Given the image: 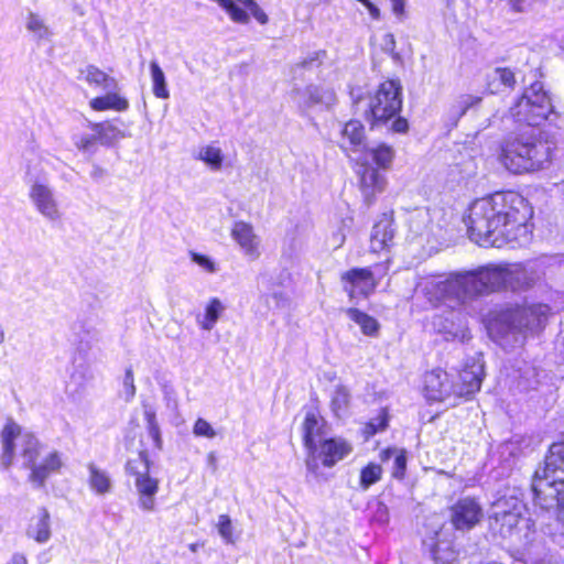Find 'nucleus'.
Returning a JSON list of instances; mask_svg holds the SVG:
<instances>
[{
    "label": "nucleus",
    "instance_id": "f257e3e1",
    "mask_svg": "<svg viewBox=\"0 0 564 564\" xmlns=\"http://www.w3.org/2000/svg\"><path fill=\"white\" fill-rule=\"evenodd\" d=\"M530 208L514 193L496 194L470 204L465 217L469 238L481 247L516 248L529 242Z\"/></svg>",
    "mask_w": 564,
    "mask_h": 564
},
{
    "label": "nucleus",
    "instance_id": "f03ea898",
    "mask_svg": "<svg viewBox=\"0 0 564 564\" xmlns=\"http://www.w3.org/2000/svg\"><path fill=\"white\" fill-rule=\"evenodd\" d=\"M0 468H10L19 449L23 467L30 469L28 479L37 488H43L48 477L59 473L63 467V457L57 451L50 452L37 462L42 448L40 441L12 417L6 420L0 431Z\"/></svg>",
    "mask_w": 564,
    "mask_h": 564
},
{
    "label": "nucleus",
    "instance_id": "7ed1b4c3",
    "mask_svg": "<svg viewBox=\"0 0 564 564\" xmlns=\"http://www.w3.org/2000/svg\"><path fill=\"white\" fill-rule=\"evenodd\" d=\"M549 315V305L542 303L508 307L494 314L488 322V330L501 345H522L529 335L545 327Z\"/></svg>",
    "mask_w": 564,
    "mask_h": 564
},
{
    "label": "nucleus",
    "instance_id": "20e7f679",
    "mask_svg": "<svg viewBox=\"0 0 564 564\" xmlns=\"http://www.w3.org/2000/svg\"><path fill=\"white\" fill-rule=\"evenodd\" d=\"M553 142L533 133L509 135L501 144L500 162L510 172L520 174L544 169L552 160Z\"/></svg>",
    "mask_w": 564,
    "mask_h": 564
},
{
    "label": "nucleus",
    "instance_id": "39448f33",
    "mask_svg": "<svg viewBox=\"0 0 564 564\" xmlns=\"http://www.w3.org/2000/svg\"><path fill=\"white\" fill-rule=\"evenodd\" d=\"M532 490L541 507H564V442L550 446L544 466L535 471Z\"/></svg>",
    "mask_w": 564,
    "mask_h": 564
},
{
    "label": "nucleus",
    "instance_id": "423d86ee",
    "mask_svg": "<svg viewBox=\"0 0 564 564\" xmlns=\"http://www.w3.org/2000/svg\"><path fill=\"white\" fill-rule=\"evenodd\" d=\"M491 529L502 538H511L521 545L533 541L534 523L524 518V505L514 498L496 503Z\"/></svg>",
    "mask_w": 564,
    "mask_h": 564
},
{
    "label": "nucleus",
    "instance_id": "0eeeda50",
    "mask_svg": "<svg viewBox=\"0 0 564 564\" xmlns=\"http://www.w3.org/2000/svg\"><path fill=\"white\" fill-rule=\"evenodd\" d=\"M416 288L432 304L448 302L449 306L468 301L464 273L427 275L420 278Z\"/></svg>",
    "mask_w": 564,
    "mask_h": 564
},
{
    "label": "nucleus",
    "instance_id": "6e6552de",
    "mask_svg": "<svg viewBox=\"0 0 564 564\" xmlns=\"http://www.w3.org/2000/svg\"><path fill=\"white\" fill-rule=\"evenodd\" d=\"M553 112L549 93L541 82H534L523 90L522 96L510 108L511 117L529 126H539Z\"/></svg>",
    "mask_w": 564,
    "mask_h": 564
},
{
    "label": "nucleus",
    "instance_id": "1a4fd4ad",
    "mask_svg": "<svg viewBox=\"0 0 564 564\" xmlns=\"http://www.w3.org/2000/svg\"><path fill=\"white\" fill-rule=\"evenodd\" d=\"M401 106V86L394 80H387L370 97L366 117L372 123L386 122L400 111Z\"/></svg>",
    "mask_w": 564,
    "mask_h": 564
},
{
    "label": "nucleus",
    "instance_id": "9d476101",
    "mask_svg": "<svg viewBox=\"0 0 564 564\" xmlns=\"http://www.w3.org/2000/svg\"><path fill=\"white\" fill-rule=\"evenodd\" d=\"M144 416L147 421L145 430L139 432L135 431V427H139V425H134L133 421H130L129 426L124 433L123 441L126 448L130 449L133 447V441L135 437H138L139 452L137 458H145V460H150V454L161 449L162 441L155 419V413L152 410H145Z\"/></svg>",
    "mask_w": 564,
    "mask_h": 564
},
{
    "label": "nucleus",
    "instance_id": "9b49d317",
    "mask_svg": "<svg viewBox=\"0 0 564 564\" xmlns=\"http://www.w3.org/2000/svg\"><path fill=\"white\" fill-rule=\"evenodd\" d=\"M151 462L145 458H132L126 463V471L134 478V486L139 494L140 506L151 510L154 506V496L159 490V480L150 476Z\"/></svg>",
    "mask_w": 564,
    "mask_h": 564
},
{
    "label": "nucleus",
    "instance_id": "f8f14e48",
    "mask_svg": "<svg viewBox=\"0 0 564 564\" xmlns=\"http://www.w3.org/2000/svg\"><path fill=\"white\" fill-rule=\"evenodd\" d=\"M468 300L506 288V265H488L464 273Z\"/></svg>",
    "mask_w": 564,
    "mask_h": 564
},
{
    "label": "nucleus",
    "instance_id": "ddd939ff",
    "mask_svg": "<svg viewBox=\"0 0 564 564\" xmlns=\"http://www.w3.org/2000/svg\"><path fill=\"white\" fill-rule=\"evenodd\" d=\"M304 446L308 454L305 460L308 471L315 474L318 469L317 452L318 445L325 440V422L315 412H307L302 425Z\"/></svg>",
    "mask_w": 564,
    "mask_h": 564
},
{
    "label": "nucleus",
    "instance_id": "4468645a",
    "mask_svg": "<svg viewBox=\"0 0 564 564\" xmlns=\"http://www.w3.org/2000/svg\"><path fill=\"white\" fill-rule=\"evenodd\" d=\"M344 291L350 300L357 296H369L377 288L376 272L370 268H354L340 276Z\"/></svg>",
    "mask_w": 564,
    "mask_h": 564
},
{
    "label": "nucleus",
    "instance_id": "2eb2a0df",
    "mask_svg": "<svg viewBox=\"0 0 564 564\" xmlns=\"http://www.w3.org/2000/svg\"><path fill=\"white\" fill-rule=\"evenodd\" d=\"M482 518V508L470 497L457 500L451 508V522L456 530H469Z\"/></svg>",
    "mask_w": 564,
    "mask_h": 564
},
{
    "label": "nucleus",
    "instance_id": "dca6fc26",
    "mask_svg": "<svg viewBox=\"0 0 564 564\" xmlns=\"http://www.w3.org/2000/svg\"><path fill=\"white\" fill-rule=\"evenodd\" d=\"M482 378V364L476 360L467 364L458 373L457 380L452 382L454 388V398H471L476 392L480 390Z\"/></svg>",
    "mask_w": 564,
    "mask_h": 564
},
{
    "label": "nucleus",
    "instance_id": "f3484780",
    "mask_svg": "<svg viewBox=\"0 0 564 564\" xmlns=\"http://www.w3.org/2000/svg\"><path fill=\"white\" fill-rule=\"evenodd\" d=\"M293 99L297 102L301 111L305 112L307 109L317 105L329 108L336 102L337 97L336 93L330 88L308 85L303 89H294Z\"/></svg>",
    "mask_w": 564,
    "mask_h": 564
},
{
    "label": "nucleus",
    "instance_id": "a211bd4d",
    "mask_svg": "<svg viewBox=\"0 0 564 564\" xmlns=\"http://www.w3.org/2000/svg\"><path fill=\"white\" fill-rule=\"evenodd\" d=\"M424 393L431 401H445L454 397V388L447 372L442 369L427 372L424 377Z\"/></svg>",
    "mask_w": 564,
    "mask_h": 564
},
{
    "label": "nucleus",
    "instance_id": "6ab92c4d",
    "mask_svg": "<svg viewBox=\"0 0 564 564\" xmlns=\"http://www.w3.org/2000/svg\"><path fill=\"white\" fill-rule=\"evenodd\" d=\"M231 237L238 243L241 251L250 260L260 257V238L256 235L253 227L245 221L235 223L231 229Z\"/></svg>",
    "mask_w": 564,
    "mask_h": 564
},
{
    "label": "nucleus",
    "instance_id": "aec40b11",
    "mask_svg": "<svg viewBox=\"0 0 564 564\" xmlns=\"http://www.w3.org/2000/svg\"><path fill=\"white\" fill-rule=\"evenodd\" d=\"M340 149L349 154V152H359L366 150V132L365 127L359 120H349L341 129Z\"/></svg>",
    "mask_w": 564,
    "mask_h": 564
},
{
    "label": "nucleus",
    "instance_id": "412c9836",
    "mask_svg": "<svg viewBox=\"0 0 564 564\" xmlns=\"http://www.w3.org/2000/svg\"><path fill=\"white\" fill-rule=\"evenodd\" d=\"M357 173L359 175L360 189L365 199L370 203L376 194L384 189L386 178L368 163H361Z\"/></svg>",
    "mask_w": 564,
    "mask_h": 564
},
{
    "label": "nucleus",
    "instance_id": "4be33fe9",
    "mask_svg": "<svg viewBox=\"0 0 564 564\" xmlns=\"http://www.w3.org/2000/svg\"><path fill=\"white\" fill-rule=\"evenodd\" d=\"M319 456L323 460V465L332 467L338 460L346 457L352 449L351 445L341 438H328L324 440L319 445Z\"/></svg>",
    "mask_w": 564,
    "mask_h": 564
},
{
    "label": "nucleus",
    "instance_id": "5701e85b",
    "mask_svg": "<svg viewBox=\"0 0 564 564\" xmlns=\"http://www.w3.org/2000/svg\"><path fill=\"white\" fill-rule=\"evenodd\" d=\"M394 229L389 218H382L377 221L371 231L370 249L373 252H380L392 245Z\"/></svg>",
    "mask_w": 564,
    "mask_h": 564
},
{
    "label": "nucleus",
    "instance_id": "b1692460",
    "mask_svg": "<svg viewBox=\"0 0 564 564\" xmlns=\"http://www.w3.org/2000/svg\"><path fill=\"white\" fill-rule=\"evenodd\" d=\"M30 197L44 216L52 219L58 216L57 205L47 186L39 183L34 184L31 187Z\"/></svg>",
    "mask_w": 564,
    "mask_h": 564
},
{
    "label": "nucleus",
    "instance_id": "393cba45",
    "mask_svg": "<svg viewBox=\"0 0 564 564\" xmlns=\"http://www.w3.org/2000/svg\"><path fill=\"white\" fill-rule=\"evenodd\" d=\"M89 107L97 112L113 110L123 112L129 108V101L126 97L116 91H109L106 95L96 96L89 100Z\"/></svg>",
    "mask_w": 564,
    "mask_h": 564
},
{
    "label": "nucleus",
    "instance_id": "a878e982",
    "mask_svg": "<svg viewBox=\"0 0 564 564\" xmlns=\"http://www.w3.org/2000/svg\"><path fill=\"white\" fill-rule=\"evenodd\" d=\"M50 512L46 508H41L39 512L30 519L26 530L28 536L39 543L46 542L51 536Z\"/></svg>",
    "mask_w": 564,
    "mask_h": 564
},
{
    "label": "nucleus",
    "instance_id": "bb28decb",
    "mask_svg": "<svg viewBox=\"0 0 564 564\" xmlns=\"http://www.w3.org/2000/svg\"><path fill=\"white\" fill-rule=\"evenodd\" d=\"M88 128L94 131L98 143L109 145L113 141L123 138V132L117 126L116 120L89 122Z\"/></svg>",
    "mask_w": 564,
    "mask_h": 564
},
{
    "label": "nucleus",
    "instance_id": "cd10ccee",
    "mask_svg": "<svg viewBox=\"0 0 564 564\" xmlns=\"http://www.w3.org/2000/svg\"><path fill=\"white\" fill-rule=\"evenodd\" d=\"M84 78L89 86L102 89H112L117 87V80L99 67L88 65L84 70Z\"/></svg>",
    "mask_w": 564,
    "mask_h": 564
},
{
    "label": "nucleus",
    "instance_id": "c85d7f7f",
    "mask_svg": "<svg viewBox=\"0 0 564 564\" xmlns=\"http://www.w3.org/2000/svg\"><path fill=\"white\" fill-rule=\"evenodd\" d=\"M345 312L346 315L360 327L364 335L370 337L378 336L380 325L375 317L358 308H347Z\"/></svg>",
    "mask_w": 564,
    "mask_h": 564
},
{
    "label": "nucleus",
    "instance_id": "c756f323",
    "mask_svg": "<svg viewBox=\"0 0 564 564\" xmlns=\"http://www.w3.org/2000/svg\"><path fill=\"white\" fill-rule=\"evenodd\" d=\"M506 288L519 290L528 288L533 280L521 264L506 265Z\"/></svg>",
    "mask_w": 564,
    "mask_h": 564
},
{
    "label": "nucleus",
    "instance_id": "7c9ffc66",
    "mask_svg": "<svg viewBox=\"0 0 564 564\" xmlns=\"http://www.w3.org/2000/svg\"><path fill=\"white\" fill-rule=\"evenodd\" d=\"M254 2L253 0H217V3L226 10L229 14L230 19L237 23H248L249 14L248 12L240 8L237 3L243 6L246 9Z\"/></svg>",
    "mask_w": 564,
    "mask_h": 564
},
{
    "label": "nucleus",
    "instance_id": "2f4dec72",
    "mask_svg": "<svg viewBox=\"0 0 564 564\" xmlns=\"http://www.w3.org/2000/svg\"><path fill=\"white\" fill-rule=\"evenodd\" d=\"M350 391L347 387L338 384L332 394L330 408L337 417L347 415L350 405Z\"/></svg>",
    "mask_w": 564,
    "mask_h": 564
},
{
    "label": "nucleus",
    "instance_id": "473e14b6",
    "mask_svg": "<svg viewBox=\"0 0 564 564\" xmlns=\"http://www.w3.org/2000/svg\"><path fill=\"white\" fill-rule=\"evenodd\" d=\"M89 478L88 484L91 490H94L97 495H106L110 492L111 489V480L108 474L96 465L90 464L88 466Z\"/></svg>",
    "mask_w": 564,
    "mask_h": 564
},
{
    "label": "nucleus",
    "instance_id": "72a5a7b5",
    "mask_svg": "<svg viewBox=\"0 0 564 564\" xmlns=\"http://www.w3.org/2000/svg\"><path fill=\"white\" fill-rule=\"evenodd\" d=\"M489 87L492 93L499 90V85L506 88H513L516 84V77L510 68L497 67L489 76Z\"/></svg>",
    "mask_w": 564,
    "mask_h": 564
},
{
    "label": "nucleus",
    "instance_id": "f704fd0d",
    "mask_svg": "<svg viewBox=\"0 0 564 564\" xmlns=\"http://www.w3.org/2000/svg\"><path fill=\"white\" fill-rule=\"evenodd\" d=\"M224 311L225 306L221 301L217 297L212 299L206 306L203 319L199 321L202 328L205 330H210Z\"/></svg>",
    "mask_w": 564,
    "mask_h": 564
},
{
    "label": "nucleus",
    "instance_id": "c9c22d12",
    "mask_svg": "<svg viewBox=\"0 0 564 564\" xmlns=\"http://www.w3.org/2000/svg\"><path fill=\"white\" fill-rule=\"evenodd\" d=\"M382 460H393L392 475L395 478H402L406 468V456L403 449L389 448L382 452Z\"/></svg>",
    "mask_w": 564,
    "mask_h": 564
},
{
    "label": "nucleus",
    "instance_id": "e433bc0d",
    "mask_svg": "<svg viewBox=\"0 0 564 564\" xmlns=\"http://www.w3.org/2000/svg\"><path fill=\"white\" fill-rule=\"evenodd\" d=\"M366 150L372 158L373 162L381 169H388L393 161L394 151L391 147L384 143L369 149L366 148Z\"/></svg>",
    "mask_w": 564,
    "mask_h": 564
},
{
    "label": "nucleus",
    "instance_id": "4c0bfd02",
    "mask_svg": "<svg viewBox=\"0 0 564 564\" xmlns=\"http://www.w3.org/2000/svg\"><path fill=\"white\" fill-rule=\"evenodd\" d=\"M199 160L207 164L213 171H219L223 166L224 155L219 148L206 145L199 150Z\"/></svg>",
    "mask_w": 564,
    "mask_h": 564
},
{
    "label": "nucleus",
    "instance_id": "58836bf2",
    "mask_svg": "<svg viewBox=\"0 0 564 564\" xmlns=\"http://www.w3.org/2000/svg\"><path fill=\"white\" fill-rule=\"evenodd\" d=\"M150 68L153 80V94L158 98H167L169 90L165 85V77L162 69L155 61L151 62Z\"/></svg>",
    "mask_w": 564,
    "mask_h": 564
},
{
    "label": "nucleus",
    "instance_id": "ea45409f",
    "mask_svg": "<svg viewBox=\"0 0 564 564\" xmlns=\"http://www.w3.org/2000/svg\"><path fill=\"white\" fill-rule=\"evenodd\" d=\"M382 476V468L380 465L369 463L360 471V487L367 490L370 486L378 482Z\"/></svg>",
    "mask_w": 564,
    "mask_h": 564
},
{
    "label": "nucleus",
    "instance_id": "a19ab883",
    "mask_svg": "<svg viewBox=\"0 0 564 564\" xmlns=\"http://www.w3.org/2000/svg\"><path fill=\"white\" fill-rule=\"evenodd\" d=\"M440 332L446 335V339H457L465 341L470 338L469 329L465 324H459L456 326L452 323L451 326H444L443 328H440Z\"/></svg>",
    "mask_w": 564,
    "mask_h": 564
},
{
    "label": "nucleus",
    "instance_id": "79ce46f5",
    "mask_svg": "<svg viewBox=\"0 0 564 564\" xmlns=\"http://www.w3.org/2000/svg\"><path fill=\"white\" fill-rule=\"evenodd\" d=\"M433 553L435 564H456V552L449 546L437 545Z\"/></svg>",
    "mask_w": 564,
    "mask_h": 564
},
{
    "label": "nucleus",
    "instance_id": "37998d69",
    "mask_svg": "<svg viewBox=\"0 0 564 564\" xmlns=\"http://www.w3.org/2000/svg\"><path fill=\"white\" fill-rule=\"evenodd\" d=\"M122 387H123V391L121 393V397L127 402L131 401L134 398L135 392H137V389L134 386L133 370L131 367L127 368L124 371V376L122 379Z\"/></svg>",
    "mask_w": 564,
    "mask_h": 564
},
{
    "label": "nucleus",
    "instance_id": "c03bdc74",
    "mask_svg": "<svg viewBox=\"0 0 564 564\" xmlns=\"http://www.w3.org/2000/svg\"><path fill=\"white\" fill-rule=\"evenodd\" d=\"M480 101V98L473 96H464L462 97L457 104L453 107L454 115L462 117L466 113V111L474 105Z\"/></svg>",
    "mask_w": 564,
    "mask_h": 564
},
{
    "label": "nucleus",
    "instance_id": "a18cd8bd",
    "mask_svg": "<svg viewBox=\"0 0 564 564\" xmlns=\"http://www.w3.org/2000/svg\"><path fill=\"white\" fill-rule=\"evenodd\" d=\"M193 433L199 437L214 438L216 436L213 426L204 419H198L195 422Z\"/></svg>",
    "mask_w": 564,
    "mask_h": 564
},
{
    "label": "nucleus",
    "instance_id": "49530a36",
    "mask_svg": "<svg viewBox=\"0 0 564 564\" xmlns=\"http://www.w3.org/2000/svg\"><path fill=\"white\" fill-rule=\"evenodd\" d=\"M26 28L29 31L44 35L47 33V29L43 20L36 13H29Z\"/></svg>",
    "mask_w": 564,
    "mask_h": 564
},
{
    "label": "nucleus",
    "instance_id": "de8ad7c7",
    "mask_svg": "<svg viewBox=\"0 0 564 564\" xmlns=\"http://www.w3.org/2000/svg\"><path fill=\"white\" fill-rule=\"evenodd\" d=\"M189 254H191L192 261L195 262L197 265H199L206 272L213 273L216 271L215 262L207 256L199 254V253H196L193 251H191Z\"/></svg>",
    "mask_w": 564,
    "mask_h": 564
},
{
    "label": "nucleus",
    "instance_id": "09e8293b",
    "mask_svg": "<svg viewBox=\"0 0 564 564\" xmlns=\"http://www.w3.org/2000/svg\"><path fill=\"white\" fill-rule=\"evenodd\" d=\"M218 531L219 534L226 540L231 541L232 530L231 520L228 516L221 514L218 519Z\"/></svg>",
    "mask_w": 564,
    "mask_h": 564
},
{
    "label": "nucleus",
    "instance_id": "8fccbe9b",
    "mask_svg": "<svg viewBox=\"0 0 564 564\" xmlns=\"http://www.w3.org/2000/svg\"><path fill=\"white\" fill-rule=\"evenodd\" d=\"M97 142L95 134L93 135H83L75 141V147L79 151H88L90 150Z\"/></svg>",
    "mask_w": 564,
    "mask_h": 564
},
{
    "label": "nucleus",
    "instance_id": "3c124183",
    "mask_svg": "<svg viewBox=\"0 0 564 564\" xmlns=\"http://www.w3.org/2000/svg\"><path fill=\"white\" fill-rule=\"evenodd\" d=\"M388 424V416L386 411H382L380 416L377 419V423L370 422L367 426V430L370 434H375L379 431H382L387 427Z\"/></svg>",
    "mask_w": 564,
    "mask_h": 564
},
{
    "label": "nucleus",
    "instance_id": "603ef678",
    "mask_svg": "<svg viewBox=\"0 0 564 564\" xmlns=\"http://www.w3.org/2000/svg\"><path fill=\"white\" fill-rule=\"evenodd\" d=\"M248 10L253 15V18L261 24H265L268 22L267 14L259 8L256 2H252Z\"/></svg>",
    "mask_w": 564,
    "mask_h": 564
},
{
    "label": "nucleus",
    "instance_id": "864d4df0",
    "mask_svg": "<svg viewBox=\"0 0 564 564\" xmlns=\"http://www.w3.org/2000/svg\"><path fill=\"white\" fill-rule=\"evenodd\" d=\"M392 3V12L394 15L402 20L405 15V2L404 0H391Z\"/></svg>",
    "mask_w": 564,
    "mask_h": 564
},
{
    "label": "nucleus",
    "instance_id": "5fc2aeb1",
    "mask_svg": "<svg viewBox=\"0 0 564 564\" xmlns=\"http://www.w3.org/2000/svg\"><path fill=\"white\" fill-rule=\"evenodd\" d=\"M370 269L372 270V272H376V279H377V284H378L380 279L383 278L388 273L389 265H388V262H384V263L376 264Z\"/></svg>",
    "mask_w": 564,
    "mask_h": 564
},
{
    "label": "nucleus",
    "instance_id": "6e6d98bb",
    "mask_svg": "<svg viewBox=\"0 0 564 564\" xmlns=\"http://www.w3.org/2000/svg\"><path fill=\"white\" fill-rule=\"evenodd\" d=\"M408 121L404 118H397L392 123V130L398 133H403L408 130Z\"/></svg>",
    "mask_w": 564,
    "mask_h": 564
},
{
    "label": "nucleus",
    "instance_id": "4d7b16f0",
    "mask_svg": "<svg viewBox=\"0 0 564 564\" xmlns=\"http://www.w3.org/2000/svg\"><path fill=\"white\" fill-rule=\"evenodd\" d=\"M359 2H361L369 11L370 15L378 20L380 18V10L373 4L371 3L369 0H358Z\"/></svg>",
    "mask_w": 564,
    "mask_h": 564
},
{
    "label": "nucleus",
    "instance_id": "13d9d810",
    "mask_svg": "<svg viewBox=\"0 0 564 564\" xmlns=\"http://www.w3.org/2000/svg\"><path fill=\"white\" fill-rule=\"evenodd\" d=\"M384 45L387 47V50H389L390 52H393L394 48H395V40H394V36L393 34H386L384 35Z\"/></svg>",
    "mask_w": 564,
    "mask_h": 564
},
{
    "label": "nucleus",
    "instance_id": "bf43d9fd",
    "mask_svg": "<svg viewBox=\"0 0 564 564\" xmlns=\"http://www.w3.org/2000/svg\"><path fill=\"white\" fill-rule=\"evenodd\" d=\"M8 564H28V561L22 554H14Z\"/></svg>",
    "mask_w": 564,
    "mask_h": 564
},
{
    "label": "nucleus",
    "instance_id": "052dcab7",
    "mask_svg": "<svg viewBox=\"0 0 564 564\" xmlns=\"http://www.w3.org/2000/svg\"><path fill=\"white\" fill-rule=\"evenodd\" d=\"M207 463L213 468L214 471L217 469V457H216L215 453L208 454Z\"/></svg>",
    "mask_w": 564,
    "mask_h": 564
},
{
    "label": "nucleus",
    "instance_id": "680f3d73",
    "mask_svg": "<svg viewBox=\"0 0 564 564\" xmlns=\"http://www.w3.org/2000/svg\"><path fill=\"white\" fill-rule=\"evenodd\" d=\"M321 54H322V55H325V53H324V52L315 53V54H314V56L310 57V59H305V61H303V63H302V64H303V66H305V67H306V66H308V65H312V64H313V62H315V61H317V59L319 58V55H321Z\"/></svg>",
    "mask_w": 564,
    "mask_h": 564
},
{
    "label": "nucleus",
    "instance_id": "e2e57ef3",
    "mask_svg": "<svg viewBox=\"0 0 564 564\" xmlns=\"http://www.w3.org/2000/svg\"><path fill=\"white\" fill-rule=\"evenodd\" d=\"M272 299L276 302L278 306H280V304L285 301V297L282 292H274L272 294Z\"/></svg>",
    "mask_w": 564,
    "mask_h": 564
},
{
    "label": "nucleus",
    "instance_id": "0e129e2a",
    "mask_svg": "<svg viewBox=\"0 0 564 564\" xmlns=\"http://www.w3.org/2000/svg\"><path fill=\"white\" fill-rule=\"evenodd\" d=\"M380 509H382L384 512L387 511L386 506H380Z\"/></svg>",
    "mask_w": 564,
    "mask_h": 564
}]
</instances>
